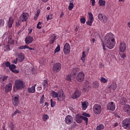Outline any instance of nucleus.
<instances>
[{"mask_svg": "<svg viewBox=\"0 0 130 130\" xmlns=\"http://www.w3.org/2000/svg\"><path fill=\"white\" fill-rule=\"evenodd\" d=\"M102 44L104 50H106L105 45L109 49L114 48V46H115V40L113 35L112 34H107L105 37L104 42H102Z\"/></svg>", "mask_w": 130, "mask_h": 130, "instance_id": "f257e3e1", "label": "nucleus"}, {"mask_svg": "<svg viewBox=\"0 0 130 130\" xmlns=\"http://www.w3.org/2000/svg\"><path fill=\"white\" fill-rule=\"evenodd\" d=\"M25 88V82L21 79H17L15 82V86H13L14 91L23 90Z\"/></svg>", "mask_w": 130, "mask_h": 130, "instance_id": "f03ea898", "label": "nucleus"}, {"mask_svg": "<svg viewBox=\"0 0 130 130\" xmlns=\"http://www.w3.org/2000/svg\"><path fill=\"white\" fill-rule=\"evenodd\" d=\"M93 111L94 114H100L102 111L101 105L99 104H95L93 107Z\"/></svg>", "mask_w": 130, "mask_h": 130, "instance_id": "7ed1b4c3", "label": "nucleus"}, {"mask_svg": "<svg viewBox=\"0 0 130 130\" xmlns=\"http://www.w3.org/2000/svg\"><path fill=\"white\" fill-rule=\"evenodd\" d=\"M122 126L124 128L130 129V118L124 119L122 123Z\"/></svg>", "mask_w": 130, "mask_h": 130, "instance_id": "20e7f679", "label": "nucleus"}, {"mask_svg": "<svg viewBox=\"0 0 130 130\" xmlns=\"http://www.w3.org/2000/svg\"><path fill=\"white\" fill-rule=\"evenodd\" d=\"M61 70V64L59 62L54 63L52 67V70L54 73H58Z\"/></svg>", "mask_w": 130, "mask_h": 130, "instance_id": "39448f33", "label": "nucleus"}, {"mask_svg": "<svg viewBox=\"0 0 130 130\" xmlns=\"http://www.w3.org/2000/svg\"><path fill=\"white\" fill-rule=\"evenodd\" d=\"M76 80L77 82L79 83H82V82H84V80H85V74L83 72H79L77 76Z\"/></svg>", "mask_w": 130, "mask_h": 130, "instance_id": "423d86ee", "label": "nucleus"}, {"mask_svg": "<svg viewBox=\"0 0 130 130\" xmlns=\"http://www.w3.org/2000/svg\"><path fill=\"white\" fill-rule=\"evenodd\" d=\"M63 50L64 54H70V53L71 52V46L70 45V44L68 43L65 44Z\"/></svg>", "mask_w": 130, "mask_h": 130, "instance_id": "0eeeda50", "label": "nucleus"}, {"mask_svg": "<svg viewBox=\"0 0 130 130\" xmlns=\"http://www.w3.org/2000/svg\"><path fill=\"white\" fill-rule=\"evenodd\" d=\"M29 18V14L28 13H23L19 17V20L21 22H26Z\"/></svg>", "mask_w": 130, "mask_h": 130, "instance_id": "6e6552de", "label": "nucleus"}, {"mask_svg": "<svg viewBox=\"0 0 130 130\" xmlns=\"http://www.w3.org/2000/svg\"><path fill=\"white\" fill-rule=\"evenodd\" d=\"M107 108L108 110L114 111L115 110V104L113 102H110L107 105Z\"/></svg>", "mask_w": 130, "mask_h": 130, "instance_id": "1a4fd4ad", "label": "nucleus"}, {"mask_svg": "<svg viewBox=\"0 0 130 130\" xmlns=\"http://www.w3.org/2000/svg\"><path fill=\"white\" fill-rule=\"evenodd\" d=\"M89 20L86 22L87 25L88 26H92V23L94 22V17H93V14L90 12L88 13Z\"/></svg>", "mask_w": 130, "mask_h": 130, "instance_id": "9d476101", "label": "nucleus"}, {"mask_svg": "<svg viewBox=\"0 0 130 130\" xmlns=\"http://www.w3.org/2000/svg\"><path fill=\"white\" fill-rule=\"evenodd\" d=\"M20 98V96L19 95H17L16 96H13V99H12V103L14 106H18L19 105V99Z\"/></svg>", "mask_w": 130, "mask_h": 130, "instance_id": "9b49d317", "label": "nucleus"}, {"mask_svg": "<svg viewBox=\"0 0 130 130\" xmlns=\"http://www.w3.org/2000/svg\"><path fill=\"white\" fill-rule=\"evenodd\" d=\"M74 121V118L71 115H68L65 118V122L67 124H71Z\"/></svg>", "mask_w": 130, "mask_h": 130, "instance_id": "f8f14e48", "label": "nucleus"}, {"mask_svg": "<svg viewBox=\"0 0 130 130\" xmlns=\"http://www.w3.org/2000/svg\"><path fill=\"white\" fill-rule=\"evenodd\" d=\"M81 92L79 90H76L74 93L72 95V98L73 99H77L81 96Z\"/></svg>", "mask_w": 130, "mask_h": 130, "instance_id": "ddd939ff", "label": "nucleus"}, {"mask_svg": "<svg viewBox=\"0 0 130 130\" xmlns=\"http://www.w3.org/2000/svg\"><path fill=\"white\" fill-rule=\"evenodd\" d=\"M33 40H34V39H33V37L28 36L26 37L25 39V44H26V45H29V44H31V43L33 42Z\"/></svg>", "mask_w": 130, "mask_h": 130, "instance_id": "4468645a", "label": "nucleus"}, {"mask_svg": "<svg viewBox=\"0 0 130 130\" xmlns=\"http://www.w3.org/2000/svg\"><path fill=\"white\" fill-rule=\"evenodd\" d=\"M75 119L77 123H82L83 122V116L77 114L75 116Z\"/></svg>", "mask_w": 130, "mask_h": 130, "instance_id": "2eb2a0df", "label": "nucleus"}, {"mask_svg": "<svg viewBox=\"0 0 130 130\" xmlns=\"http://www.w3.org/2000/svg\"><path fill=\"white\" fill-rule=\"evenodd\" d=\"M126 49V45H125V43L124 42L120 43L119 45V50L120 52H123L124 51H125Z\"/></svg>", "mask_w": 130, "mask_h": 130, "instance_id": "dca6fc26", "label": "nucleus"}, {"mask_svg": "<svg viewBox=\"0 0 130 130\" xmlns=\"http://www.w3.org/2000/svg\"><path fill=\"white\" fill-rule=\"evenodd\" d=\"M123 110L124 112H125L128 115H130V105H124L123 107Z\"/></svg>", "mask_w": 130, "mask_h": 130, "instance_id": "f3484780", "label": "nucleus"}, {"mask_svg": "<svg viewBox=\"0 0 130 130\" xmlns=\"http://www.w3.org/2000/svg\"><path fill=\"white\" fill-rule=\"evenodd\" d=\"M116 88H117L116 83H112L110 86H108V91L111 92L112 90H113V91H115V90H116Z\"/></svg>", "mask_w": 130, "mask_h": 130, "instance_id": "a211bd4d", "label": "nucleus"}, {"mask_svg": "<svg viewBox=\"0 0 130 130\" xmlns=\"http://www.w3.org/2000/svg\"><path fill=\"white\" fill-rule=\"evenodd\" d=\"M57 99L58 101H63V100L66 99V94H64L62 92H60L59 94H58V97Z\"/></svg>", "mask_w": 130, "mask_h": 130, "instance_id": "6ab92c4d", "label": "nucleus"}, {"mask_svg": "<svg viewBox=\"0 0 130 130\" xmlns=\"http://www.w3.org/2000/svg\"><path fill=\"white\" fill-rule=\"evenodd\" d=\"M92 86L93 89L98 90V89H99V87L100 86V84L99 83V82L94 81L92 83Z\"/></svg>", "mask_w": 130, "mask_h": 130, "instance_id": "aec40b11", "label": "nucleus"}, {"mask_svg": "<svg viewBox=\"0 0 130 130\" xmlns=\"http://www.w3.org/2000/svg\"><path fill=\"white\" fill-rule=\"evenodd\" d=\"M13 87V83H10L8 84L5 88V92H10V91L12 90V88Z\"/></svg>", "mask_w": 130, "mask_h": 130, "instance_id": "412c9836", "label": "nucleus"}, {"mask_svg": "<svg viewBox=\"0 0 130 130\" xmlns=\"http://www.w3.org/2000/svg\"><path fill=\"white\" fill-rule=\"evenodd\" d=\"M13 23H14V18H13V17H10L9 18V20L7 24L8 27L9 28H12V27H13Z\"/></svg>", "mask_w": 130, "mask_h": 130, "instance_id": "4be33fe9", "label": "nucleus"}, {"mask_svg": "<svg viewBox=\"0 0 130 130\" xmlns=\"http://www.w3.org/2000/svg\"><path fill=\"white\" fill-rule=\"evenodd\" d=\"M55 40H56V36L55 35H52L49 38L50 44H53Z\"/></svg>", "mask_w": 130, "mask_h": 130, "instance_id": "5701e85b", "label": "nucleus"}, {"mask_svg": "<svg viewBox=\"0 0 130 130\" xmlns=\"http://www.w3.org/2000/svg\"><path fill=\"white\" fill-rule=\"evenodd\" d=\"M36 85L37 84H34L31 87H28L27 89L28 93H31L32 94L35 93V87H36Z\"/></svg>", "mask_w": 130, "mask_h": 130, "instance_id": "b1692460", "label": "nucleus"}, {"mask_svg": "<svg viewBox=\"0 0 130 130\" xmlns=\"http://www.w3.org/2000/svg\"><path fill=\"white\" fill-rule=\"evenodd\" d=\"M126 102H127V100L124 97L121 98L119 100V103L121 105H125Z\"/></svg>", "mask_w": 130, "mask_h": 130, "instance_id": "393cba45", "label": "nucleus"}, {"mask_svg": "<svg viewBox=\"0 0 130 130\" xmlns=\"http://www.w3.org/2000/svg\"><path fill=\"white\" fill-rule=\"evenodd\" d=\"M17 58L19 62H22V61L25 59V56L24 54H21L18 55V57Z\"/></svg>", "mask_w": 130, "mask_h": 130, "instance_id": "a878e982", "label": "nucleus"}, {"mask_svg": "<svg viewBox=\"0 0 130 130\" xmlns=\"http://www.w3.org/2000/svg\"><path fill=\"white\" fill-rule=\"evenodd\" d=\"M52 97H53L54 98H57L58 97V93L57 92H55V91L52 90L51 93Z\"/></svg>", "mask_w": 130, "mask_h": 130, "instance_id": "bb28decb", "label": "nucleus"}, {"mask_svg": "<svg viewBox=\"0 0 130 130\" xmlns=\"http://www.w3.org/2000/svg\"><path fill=\"white\" fill-rule=\"evenodd\" d=\"M88 106L87 105V102H84L82 103V108L83 110H86Z\"/></svg>", "mask_w": 130, "mask_h": 130, "instance_id": "cd10ccee", "label": "nucleus"}, {"mask_svg": "<svg viewBox=\"0 0 130 130\" xmlns=\"http://www.w3.org/2000/svg\"><path fill=\"white\" fill-rule=\"evenodd\" d=\"M22 21L20 19H18L16 21V23H15V26L16 27H17L19 28L20 26H21V23Z\"/></svg>", "mask_w": 130, "mask_h": 130, "instance_id": "c85d7f7f", "label": "nucleus"}, {"mask_svg": "<svg viewBox=\"0 0 130 130\" xmlns=\"http://www.w3.org/2000/svg\"><path fill=\"white\" fill-rule=\"evenodd\" d=\"M104 128V125L103 124H100L99 125L96 126L97 130H102Z\"/></svg>", "mask_w": 130, "mask_h": 130, "instance_id": "c756f323", "label": "nucleus"}, {"mask_svg": "<svg viewBox=\"0 0 130 130\" xmlns=\"http://www.w3.org/2000/svg\"><path fill=\"white\" fill-rule=\"evenodd\" d=\"M85 57H86V53H85V51H83L81 58V60L83 61V62H85Z\"/></svg>", "mask_w": 130, "mask_h": 130, "instance_id": "7c9ffc66", "label": "nucleus"}, {"mask_svg": "<svg viewBox=\"0 0 130 130\" xmlns=\"http://www.w3.org/2000/svg\"><path fill=\"white\" fill-rule=\"evenodd\" d=\"M100 81L101 83H104V84H105L106 83H107V82H108V80L104 77H101Z\"/></svg>", "mask_w": 130, "mask_h": 130, "instance_id": "2f4dec72", "label": "nucleus"}, {"mask_svg": "<svg viewBox=\"0 0 130 130\" xmlns=\"http://www.w3.org/2000/svg\"><path fill=\"white\" fill-rule=\"evenodd\" d=\"M43 85L44 89H45L46 87H48V82L47 81V80H45L44 81V82H43Z\"/></svg>", "mask_w": 130, "mask_h": 130, "instance_id": "473e14b6", "label": "nucleus"}, {"mask_svg": "<svg viewBox=\"0 0 130 130\" xmlns=\"http://www.w3.org/2000/svg\"><path fill=\"white\" fill-rule=\"evenodd\" d=\"M68 9L70 11L73 10V9H74V3L70 2L68 7Z\"/></svg>", "mask_w": 130, "mask_h": 130, "instance_id": "72a5a7b5", "label": "nucleus"}, {"mask_svg": "<svg viewBox=\"0 0 130 130\" xmlns=\"http://www.w3.org/2000/svg\"><path fill=\"white\" fill-rule=\"evenodd\" d=\"M5 64V67H7V68H9L11 67V62L10 61H7L6 62H4L2 66H4Z\"/></svg>", "mask_w": 130, "mask_h": 130, "instance_id": "f704fd0d", "label": "nucleus"}, {"mask_svg": "<svg viewBox=\"0 0 130 130\" xmlns=\"http://www.w3.org/2000/svg\"><path fill=\"white\" fill-rule=\"evenodd\" d=\"M16 68H17L16 65H15L14 64H12L11 65H10V67H9V70L12 71L13 70H15V69H16Z\"/></svg>", "mask_w": 130, "mask_h": 130, "instance_id": "c9c22d12", "label": "nucleus"}, {"mask_svg": "<svg viewBox=\"0 0 130 130\" xmlns=\"http://www.w3.org/2000/svg\"><path fill=\"white\" fill-rule=\"evenodd\" d=\"M9 127H10L11 130H14V128H15V124L12 122H11L9 124Z\"/></svg>", "mask_w": 130, "mask_h": 130, "instance_id": "e433bc0d", "label": "nucleus"}, {"mask_svg": "<svg viewBox=\"0 0 130 130\" xmlns=\"http://www.w3.org/2000/svg\"><path fill=\"white\" fill-rule=\"evenodd\" d=\"M99 4L101 7H102V6H105V1L100 0L99 2Z\"/></svg>", "mask_w": 130, "mask_h": 130, "instance_id": "4c0bfd02", "label": "nucleus"}, {"mask_svg": "<svg viewBox=\"0 0 130 130\" xmlns=\"http://www.w3.org/2000/svg\"><path fill=\"white\" fill-rule=\"evenodd\" d=\"M44 94H43L42 95V97L41 98V99H40V104H43V103H44V101H45V100H44Z\"/></svg>", "mask_w": 130, "mask_h": 130, "instance_id": "58836bf2", "label": "nucleus"}, {"mask_svg": "<svg viewBox=\"0 0 130 130\" xmlns=\"http://www.w3.org/2000/svg\"><path fill=\"white\" fill-rule=\"evenodd\" d=\"M60 50V46L59 45H58L57 47L55 48L54 50V53H56L57 52H58Z\"/></svg>", "mask_w": 130, "mask_h": 130, "instance_id": "ea45409f", "label": "nucleus"}, {"mask_svg": "<svg viewBox=\"0 0 130 130\" xmlns=\"http://www.w3.org/2000/svg\"><path fill=\"white\" fill-rule=\"evenodd\" d=\"M66 80H67V81H68L69 82H72V75H67Z\"/></svg>", "mask_w": 130, "mask_h": 130, "instance_id": "a19ab883", "label": "nucleus"}, {"mask_svg": "<svg viewBox=\"0 0 130 130\" xmlns=\"http://www.w3.org/2000/svg\"><path fill=\"white\" fill-rule=\"evenodd\" d=\"M50 103H51V107H54V106H55L56 103H55V102L53 101V100L51 99Z\"/></svg>", "mask_w": 130, "mask_h": 130, "instance_id": "79ce46f5", "label": "nucleus"}, {"mask_svg": "<svg viewBox=\"0 0 130 130\" xmlns=\"http://www.w3.org/2000/svg\"><path fill=\"white\" fill-rule=\"evenodd\" d=\"M82 120H84V121H85V123L86 125L88 124V121L89 120V119H88L87 117L82 116Z\"/></svg>", "mask_w": 130, "mask_h": 130, "instance_id": "37998d69", "label": "nucleus"}, {"mask_svg": "<svg viewBox=\"0 0 130 130\" xmlns=\"http://www.w3.org/2000/svg\"><path fill=\"white\" fill-rule=\"evenodd\" d=\"M5 25V20L3 19H0V27H3Z\"/></svg>", "mask_w": 130, "mask_h": 130, "instance_id": "c03bdc74", "label": "nucleus"}, {"mask_svg": "<svg viewBox=\"0 0 130 130\" xmlns=\"http://www.w3.org/2000/svg\"><path fill=\"white\" fill-rule=\"evenodd\" d=\"M48 118H49V117L47 115H44L43 116V119L44 121H46L47 119H48Z\"/></svg>", "mask_w": 130, "mask_h": 130, "instance_id": "a18cd8bd", "label": "nucleus"}, {"mask_svg": "<svg viewBox=\"0 0 130 130\" xmlns=\"http://www.w3.org/2000/svg\"><path fill=\"white\" fill-rule=\"evenodd\" d=\"M17 113H18L19 114H20L21 113V112H20V111L17 110L16 111H15L13 114H12V116H14V115H16V114H17Z\"/></svg>", "mask_w": 130, "mask_h": 130, "instance_id": "49530a36", "label": "nucleus"}, {"mask_svg": "<svg viewBox=\"0 0 130 130\" xmlns=\"http://www.w3.org/2000/svg\"><path fill=\"white\" fill-rule=\"evenodd\" d=\"M80 21L82 24H85V23L86 22V19H85V18H81L80 19Z\"/></svg>", "mask_w": 130, "mask_h": 130, "instance_id": "de8ad7c7", "label": "nucleus"}, {"mask_svg": "<svg viewBox=\"0 0 130 130\" xmlns=\"http://www.w3.org/2000/svg\"><path fill=\"white\" fill-rule=\"evenodd\" d=\"M98 18H99V20H100V21H101V20H103V19L102 18H103V15H102V14L100 13L98 15Z\"/></svg>", "mask_w": 130, "mask_h": 130, "instance_id": "09e8293b", "label": "nucleus"}, {"mask_svg": "<svg viewBox=\"0 0 130 130\" xmlns=\"http://www.w3.org/2000/svg\"><path fill=\"white\" fill-rule=\"evenodd\" d=\"M89 88V85H86V87H84L82 88L83 92H84V93L87 91V88Z\"/></svg>", "mask_w": 130, "mask_h": 130, "instance_id": "8fccbe9b", "label": "nucleus"}, {"mask_svg": "<svg viewBox=\"0 0 130 130\" xmlns=\"http://www.w3.org/2000/svg\"><path fill=\"white\" fill-rule=\"evenodd\" d=\"M103 20H101V21H103V22H106V21H107V17H106V16H103V17H102Z\"/></svg>", "mask_w": 130, "mask_h": 130, "instance_id": "3c124183", "label": "nucleus"}, {"mask_svg": "<svg viewBox=\"0 0 130 130\" xmlns=\"http://www.w3.org/2000/svg\"><path fill=\"white\" fill-rule=\"evenodd\" d=\"M82 115L85 117H90V114L86 113H83L82 114Z\"/></svg>", "mask_w": 130, "mask_h": 130, "instance_id": "603ef678", "label": "nucleus"}, {"mask_svg": "<svg viewBox=\"0 0 130 130\" xmlns=\"http://www.w3.org/2000/svg\"><path fill=\"white\" fill-rule=\"evenodd\" d=\"M40 25H41V22H39V23H38V24L37 25V28L38 29H41V26H40Z\"/></svg>", "mask_w": 130, "mask_h": 130, "instance_id": "864d4df0", "label": "nucleus"}, {"mask_svg": "<svg viewBox=\"0 0 130 130\" xmlns=\"http://www.w3.org/2000/svg\"><path fill=\"white\" fill-rule=\"evenodd\" d=\"M11 72L12 73H14V74H18V73H19V70H14V69L13 70H12Z\"/></svg>", "mask_w": 130, "mask_h": 130, "instance_id": "5fc2aeb1", "label": "nucleus"}, {"mask_svg": "<svg viewBox=\"0 0 130 130\" xmlns=\"http://www.w3.org/2000/svg\"><path fill=\"white\" fill-rule=\"evenodd\" d=\"M8 76H4L2 79L3 82H5V81H7V80H8Z\"/></svg>", "mask_w": 130, "mask_h": 130, "instance_id": "6e6d98bb", "label": "nucleus"}, {"mask_svg": "<svg viewBox=\"0 0 130 130\" xmlns=\"http://www.w3.org/2000/svg\"><path fill=\"white\" fill-rule=\"evenodd\" d=\"M39 14H40V11H37V13L36 14V16H37V18L35 17V19L36 20L38 18V16H39Z\"/></svg>", "mask_w": 130, "mask_h": 130, "instance_id": "4d7b16f0", "label": "nucleus"}, {"mask_svg": "<svg viewBox=\"0 0 130 130\" xmlns=\"http://www.w3.org/2000/svg\"><path fill=\"white\" fill-rule=\"evenodd\" d=\"M46 19H47V21H49V20H52V17L49 16V15H48Z\"/></svg>", "mask_w": 130, "mask_h": 130, "instance_id": "13d9d810", "label": "nucleus"}, {"mask_svg": "<svg viewBox=\"0 0 130 130\" xmlns=\"http://www.w3.org/2000/svg\"><path fill=\"white\" fill-rule=\"evenodd\" d=\"M32 29L30 27L28 28V35L32 33Z\"/></svg>", "mask_w": 130, "mask_h": 130, "instance_id": "bf43d9fd", "label": "nucleus"}, {"mask_svg": "<svg viewBox=\"0 0 130 130\" xmlns=\"http://www.w3.org/2000/svg\"><path fill=\"white\" fill-rule=\"evenodd\" d=\"M18 58H16L15 59H14L13 61V63H15V64H17V62H18Z\"/></svg>", "mask_w": 130, "mask_h": 130, "instance_id": "052dcab7", "label": "nucleus"}, {"mask_svg": "<svg viewBox=\"0 0 130 130\" xmlns=\"http://www.w3.org/2000/svg\"><path fill=\"white\" fill-rule=\"evenodd\" d=\"M8 43L9 44H13L14 43V41L12 40H8Z\"/></svg>", "mask_w": 130, "mask_h": 130, "instance_id": "680f3d73", "label": "nucleus"}, {"mask_svg": "<svg viewBox=\"0 0 130 130\" xmlns=\"http://www.w3.org/2000/svg\"><path fill=\"white\" fill-rule=\"evenodd\" d=\"M18 49H20V50L25 49V45L19 47Z\"/></svg>", "mask_w": 130, "mask_h": 130, "instance_id": "e2e57ef3", "label": "nucleus"}, {"mask_svg": "<svg viewBox=\"0 0 130 130\" xmlns=\"http://www.w3.org/2000/svg\"><path fill=\"white\" fill-rule=\"evenodd\" d=\"M6 50H7V51H10V45H7Z\"/></svg>", "mask_w": 130, "mask_h": 130, "instance_id": "0e129e2a", "label": "nucleus"}, {"mask_svg": "<svg viewBox=\"0 0 130 130\" xmlns=\"http://www.w3.org/2000/svg\"><path fill=\"white\" fill-rule=\"evenodd\" d=\"M121 57L122 58H125V57H126V55H125V54H122L121 55Z\"/></svg>", "mask_w": 130, "mask_h": 130, "instance_id": "69168bd1", "label": "nucleus"}, {"mask_svg": "<svg viewBox=\"0 0 130 130\" xmlns=\"http://www.w3.org/2000/svg\"><path fill=\"white\" fill-rule=\"evenodd\" d=\"M92 2L91 5L92 6H95V0H90Z\"/></svg>", "mask_w": 130, "mask_h": 130, "instance_id": "338daca9", "label": "nucleus"}, {"mask_svg": "<svg viewBox=\"0 0 130 130\" xmlns=\"http://www.w3.org/2000/svg\"><path fill=\"white\" fill-rule=\"evenodd\" d=\"M72 123L73 124V127H75V126H77V124L76 123V122H73Z\"/></svg>", "mask_w": 130, "mask_h": 130, "instance_id": "774afa93", "label": "nucleus"}]
</instances>
